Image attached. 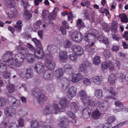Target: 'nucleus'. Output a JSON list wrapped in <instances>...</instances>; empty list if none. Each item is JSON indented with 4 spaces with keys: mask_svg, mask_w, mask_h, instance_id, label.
<instances>
[{
    "mask_svg": "<svg viewBox=\"0 0 128 128\" xmlns=\"http://www.w3.org/2000/svg\"><path fill=\"white\" fill-rule=\"evenodd\" d=\"M32 94L33 96L37 100L38 102L42 104L47 99V97L42 94L40 90L38 88H35L32 90Z\"/></svg>",
    "mask_w": 128,
    "mask_h": 128,
    "instance_id": "nucleus-1",
    "label": "nucleus"
},
{
    "mask_svg": "<svg viewBox=\"0 0 128 128\" xmlns=\"http://www.w3.org/2000/svg\"><path fill=\"white\" fill-rule=\"evenodd\" d=\"M32 40L36 46L38 47L34 51L35 56L38 59L42 58L44 56V54L42 48V47L41 42L36 38H33Z\"/></svg>",
    "mask_w": 128,
    "mask_h": 128,
    "instance_id": "nucleus-2",
    "label": "nucleus"
},
{
    "mask_svg": "<svg viewBox=\"0 0 128 128\" xmlns=\"http://www.w3.org/2000/svg\"><path fill=\"white\" fill-rule=\"evenodd\" d=\"M60 109L58 105L54 104L52 106L48 105L46 106L43 112L46 114L52 113L56 114L59 112Z\"/></svg>",
    "mask_w": 128,
    "mask_h": 128,
    "instance_id": "nucleus-3",
    "label": "nucleus"
},
{
    "mask_svg": "<svg viewBox=\"0 0 128 128\" xmlns=\"http://www.w3.org/2000/svg\"><path fill=\"white\" fill-rule=\"evenodd\" d=\"M46 62V66L47 68L51 70L54 69L55 67V64L52 61V56L50 54H47L45 56Z\"/></svg>",
    "mask_w": 128,
    "mask_h": 128,
    "instance_id": "nucleus-4",
    "label": "nucleus"
},
{
    "mask_svg": "<svg viewBox=\"0 0 128 128\" xmlns=\"http://www.w3.org/2000/svg\"><path fill=\"white\" fill-rule=\"evenodd\" d=\"M24 56L22 53L16 54L14 57L15 66L20 67L22 64V63L24 59Z\"/></svg>",
    "mask_w": 128,
    "mask_h": 128,
    "instance_id": "nucleus-5",
    "label": "nucleus"
},
{
    "mask_svg": "<svg viewBox=\"0 0 128 128\" xmlns=\"http://www.w3.org/2000/svg\"><path fill=\"white\" fill-rule=\"evenodd\" d=\"M71 38L73 41L79 42L83 39L84 37L81 33L76 31L72 33Z\"/></svg>",
    "mask_w": 128,
    "mask_h": 128,
    "instance_id": "nucleus-6",
    "label": "nucleus"
},
{
    "mask_svg": "<svg viewBox=\"0 0 128 128\" xmlns=\"http://www.w3.org/2000/svg\"><path fill=\"white\" fill-rule=\"evenodd\" d=\"M72 50L77 55L81 56L84 53V50L79 45H74L72 46Z\"/></svg>",
    "mask_w": 128,
    "mask_h": 128,
    "instance_id": "nucleus-7",
    "label": "nucleus"
},
{
    "mask_svg": "<svg viewBox=\"0 0 128 128\" xmlns=\"http://www.w3.org/2000/svg\"><path fill=\"white\" fill-rule=\"evenodd\" d=\"M44 65L42 62H38L35 66L34 70L36 72L40 74L44 71Z\"/></svg>",
    "mask_w": 128,
    "mask_h": 128,
    "instance_id": "nucleus-8",
    "label": "nucleus"
},
{
    "mask_svg": "<svg viewBox=\"0 0 128 128\" xmlns=\"http://www.w3.org/2000/svg\"><path fill=\"white\" fill-rule=\"evenodd\" d=\"M15 111V109L10 106L6 107L5 110V112L6 115L10 117L12 116Z\"/></svg>",
    "mask_w": 128,
    "mask_h": 128,
    "instance_id": "nucleus-9",
    "label": "nucleus"
},
{
    "mask_svg": "<svg viewBox=\"0 0 128 128\" xmlns=\"http://www.w3.org/2000/svg\"><path fill=\"white\" fill-rule=\"evenodd\" d=\"M76 88L74 86H72L70 88L68 91V96L70 98H72L76 95Z\"/></svg>",
    "mask_w": 128,
    "mask_h": 128,
    "instance_id": "nucleus-10",
    "label": "nucleus"
},
{
    "mask_svg": "<svg viewBox=\"0 0 128 128\" xmlns=\"http://www.w3.org/2000/svg\"><path fill=\"white\" fill-rule=\"evenodd\" d=\"M90 108L88 107L84 108L82 110L83 116L84 118L87 119L90 117Z\"/></svg>",
    "mask_w": 128,
    "mask_h": 128,
    "instance_id": "nucleus-11",
    "label": "nucleus"
},
{
    "mask_svg": "<svg viewBox=\"0 0 128 128\" xmlns=\"http://www.w3.org/2000/svg\"><path fill=\"white\" fill-rule=\"evenodd\" d=\"M72 80H80L82 78L84 79V80H90L88 78H84V76L80 73L72 74Z\"/></svg>",
    "mask_w": 128,
    "mask_h": 128,
    "instance_id": "nucleus-12",
    "label": "nucleus"
},
{
    "mask_svg": "<svg viewBox=\"0 0 128 128\" xmlns=\"http://www.w3.org/2000/svg\"><path fill=\"white\" fill-rule=\"evenodd\" d=\"M63 26H61L60 27V30L62 34L64 35L66 34V29L68 28L69 26L68 24L65 21H63L62 22Z\"/></svg>",
    "mask_w": 128,
    "mask_h": 128,
    "instance_id": "nucleus-13",
    "label": "nucleus"
},
{
    "mask_svg": "<svg viewBox=\"0 0 128 128\" xmlns=\"http://www.w3.org/2000/svg\"><path fill=\"white\" fill-rule=\"evenodd\" d=\"M17 50L19 52V53H22L24 55H27L29 54L28 50L26 48L22 47L20 46H18L17 47Z\"/></svg>",
    "mask_w": 128,
    "mask_h": 128,
    "instance_id": "nucleus-14",
    "label": "nucleus"
},
{
    "mask_svg": "<svg viewBox=\"0 0 128 128\" xmlns=\"http://www.w3.org/2000/svg\"><path fill=\"white\" fill-rule=\"evenodd\" d=\"M100 105L99 106L100 109L102 111H106L108 107V103L105 101L102 102V100H101L99 102Z\"/></svg>",
    "mask_w": 128,
    "mask_h": 128,
    "instance_id": "nucleus-15",
    "label": "nucleus"
},
{
    "mask_svg": "<svg viewBox=\"0 0 128 128\" xmlns=\"http://www.w3.org/2000/svg\"><path fill=\"white\" fill-rule=\"evenodd\" d=\"M24 16L25 18L27 20L30 19L32 16V12L28 10L27 8H24Z\"/></svg>",
    "mask_w": 128,
    "mask_h": 128,
    "instance_id": "nucleus-16",
    "label": "nucleus"
},
{
    "mask_svg": "<svg viewBox=\"0 0 128 128\" xmlns=\"http://www.w3.org/2000/svg\"><path fill=\"white\" fill-rule=\"evenodd\" d=\"M85 50L91 55L94 54L95 52V49L92 48V47L90 44H87L86 46Z\"/></svg>",
    "mask_w": 128,
    "mask_h": 128,
    "instance_id": "nucleus-17",
    "label": "nucleus"
},
{
    "mask_svg": "<svg viewBox=\"0 0 128 128\" xmlns=\"http://www.w3.org/2000/svg\"><path fill=\"white\" fill-rule=\"evenodd\" d=\"M13 55L12 52L6 51L2 57L3 60L4 61H7V59L12 58Z\"/></svg>",
    "mask_w": 128,
    "mask_h": 128,
    "instance_id": "nucleus-18",
    "label": "nucleus"
},
{
    "mask_svg": "<svg viewBox=\"0 0 128 128\" xmlns=\"http://www.w3.org/2000/svg\"><path fill=\"white\" fill-rule=\"evenodd\" d=\"M94 36L91 33L88 32L85 34L84 39L85 41L89 42L90 40L93 39Z\"/></svg>",
    "mask_w": 128,
    "mask_h": 128,
    "instance_id": "nucleus-19",
    "label": "nucleus"
},
{
    "mask_svg": "<svg viewBox=\"0 0 128 128\" xmlns=\"http://www.w3.org/2000/svg\"><path fill=\"white\" fill-rule=\"evenodd\" d=\"M56 46L52 44H49L48 45L47 47L48 50L51 54H54L56 52Z\"/></svg>",
    "mask_w": 128,
    "mask_h": 128,
    "instance_id": "nucleus-20",
    "label": "nucleus"
},
{
    "mask_svg": "<svg viewBox=\"0 0 128 128\" xmlns=\"http://www.w3.org/2000/svg\"><path fill=\"white\" fill-rule=\"evenodd\" d=\"M98 39L100 42H103L106 45L109 44L108 40V38L102 36L100 35L98 36Z\"/></svg>",
    "mask_w": 128,
    "mask_h": 128,
    "instance_id": "nucleus-21",
    "label": "nucleus"
},
{
    "mask_svg": "<svg viewBox=\"0 0 128 128\" xmlns=\"http://www.w3.org/2000/svg\"><path fill=\"white\" fill-rule=\"evenodd\" d=\"M26 58L28 63H32L35 60V58L34 56L30 53L26 56Z\"/></svg>",
    "mask_w": 128,
    "mask_h": 128,
    "instance_id": "nucleus-22",
    "label": "nucleus"
},
{
    "mask_svg": "<svg viewBox=\"0 0 128 128\" xmlns=\"http://www.w3.org/2000/svg\"><path fill=\"white\" fill-rule=\"evenodd\" d=\"M52 77L50 71L49 70H46L44 72V78L46 80H50Z\"/></svg>",
    "mask_w": 128,
    "mask_h": 128,
    "instance_id": "nucleus-23",
    "label": "nucleus"
},
{
    "mask_svg": "<svg viewBox=\"0 0 128 128\" xmlns=\"http://www.w3.org/2000/svg\"><path fill=\"white\" fill-rule=\"evenodd\" d=\"M71 110L74 113H76L78 110L79 108L78 105L74 102H72L70 104Z\"/></svg>",
    "mask_w": 128,
    "mask_h": 128,
    "instance_id": "nucleus-24",
    "label": "nucleus"
},
{
    "mask_svg": "<svg viewBox=\"0 0 128 128\" xmlns=\"http://www.w3.org/2000/svg\"><path fill=\"white\" fill-rule=\"evenodd\" d=\"M55 76L57 78H60L63 75V72L62 68L56 70L54 72Z\"/></svg>",
    "mask_w": 128,
    "mask_h": 128,
    "instance_id": "nucleus-25",
    "label": "nucleus"
},
{
    "mask_svg": "<svg viewBox=\"0 0 128 128\" xmlns=\"http://www.w3.org/2000/svg\"><path fill=\"white\" fill-rule=\"evenodd\" d=\"M60 60H64L67 58V52L65 51H60L59 54Z\"/></svg>",
    "mask_w": 128,
    "mask_h": 128,
    "instance_id": "nucleus-26",
    "label": "nucleus"
},
{
    "mask_svg": "<svg viewBox=\"0 0 128 128\" xmlns=\"http://www.w3.org/2000/svg\"><path fill=\"white\" fill-rule=\"evenodd\" d=\"M7 90L8 93H11L14 92L15 90V87L13 84H9L6 86Z\"/></svg>",
    "mask_w": 128,
    "mask_h": 128,
    "instance_id": "nucleus-27",
    "label": "nucleus"
},
{
    "mask_svg": "<svg viewBox=\"0 0 128 128\" xmlns=\"http://www.w3.org/2000/svg\"><path fill=\"white\" fill-rule=\"evenodd\" d=\"M76 26L80 30L83 29L85 26L84 22L81 19H79L78 20L76 23Z\"/></svg>",
    "mask_w": 128,
    "mask_h": 128,
    "instance_id": "nucleus-28",
    "label": "nucleus"
},
{
    "mask_svg": "<svg viewBox=\"0 0 128 128\" xmlns=\"http://www.w3.org/2000/svg\"><path fill=\"white\" fill-rule=\"evenodd\" d=\"M101 115V114L98 111H95L92 113V117L94 119H98L100 118Z\"/></svg>",
    "mask_w": 128,
    "mask_h": 128,
    "instance_id": "nucleus-29",
    "label": "nucleus"
},
{
    "mask_svg": "<svg viewBox=\"0 0 128 128\" xmlns=\"http://www.w3.org/2000/svg\"><path fill=\"white\" fill-rule=\"evenodd\" d=\"M60 104L62 108L66 107L67 106L68 104L66 98H64L61 99L60 102Z\"/></svg>",
    "mask_w": 128,
    "mask_h": 128,
    "instance_id": "nucleus-30",
    "label": "nucleus"
},
{
    "mask_svg": "<svg viewBox=\"0 0 128 128\" xmlns=\"http://www.w3.org/2000/svg\"><path fill=\"white\" fill-rule=\"evenodd\" d=\"M94 94L95 96L98 98H101L103 97L102 91L100 89L95 90Z\"/></svg>",
    "mask_w": 128,
    "mask_h": 128,
    "instance_id": "nucleus-31",
    "label": "nucleus"
},
{
    "mask_svg": "<svg viewBox=\"0 0 128 128\" xmlns=\"http://www.w3.org/2000/svg\"><path fill=\"white\" fill-rule=\"evenodd\" d=\"M61 119V121L58 124V128H66V125L64 123L66 118H62Z\"/></svg>",
    "mask_w": 128,
    "mask_h": 128,
    "instance_id": "nucleus-32",
    "label": "nucleus"
},
{
    "mask_svg": "<svg viewBox=\"0 0 128 128\" xmlns=\"http://www.w3.org/2000/svg\"><path fill=\"white\" fill-rule=\"evenodd\" d=\"M22 22L20 20H18L16 22V25L15 26V28L16 30L20 32L22 30V26L21 24H22Z\"/></svg>",
    "mask_w": 128,
    "mask_h": 128,
    "instance_id": "nucleus-33",
    "label": "nucleus"
},
{
    "mask_svg": "<svg viewBox=\"0 0 128 128\" xmlns=\"http://www.w3.org/2000/svg\"><path fill=\"white\" fill-rule=\"evenodd\" d=\"M26 77L27 78H30L32 76V70L30 68L27 70L26 73Z\"/></svg>",
    "mask_w": 128,
    "mask_h": 128,
    "instance_id": "nucleus-34",
    "label": "nucleus"
},
{
    "mask_svg": "<svg viewBox=\"0 0 128 128\" xmlns=\"http://www.w3.org/2000/svg\"><path fill=\"white\" fill-rule=\"evenodd\" d=\"M82 64L84 68H86L87 70L91 67V64L86 60H84Z\"/></svg>",
    "mask_w": 128,
    "mask_h": 128,
    "instance_id": "nucleus-35",
    "label": "nucleus"
},
{
    "mask_svg": "<svg viewBox=\"0 0 128 128\" xmlns=\"http://www.w3.org/2000/svg\"><path fill=\"white\" fill-rule=\"evenodd\" d=\"M119 17L121 19V21L122 22H128V19L125 14H120Z\"/></svg>",
    "mask_w": 128,
    "mask_h": 128,
    "instance_id": "nucleus-36",
    "label": "nucleus"
},
{
    "mask_svg": "<svg viewBox=\"0 0 128 128\" xmlns=\"http://www.w3.org/2000/svg\"><path fill=\"white\" fill-rule=\"evenodd\" d=\"M93 62L95 64L98 65L100 62V57L98 56H95L93 58Z\"/></svg>",
    "mask_w": 128,
    "mask_h": 128,
    "instance_id": "nucleus-37",
    "label": "nucleus"
},
{
    "mask_svg": "<svg viewBox=\"0 0 128 128\" xmlns=\"http://www.w3.org/2000/svg\"><path fill=\"white\" fill-rule=\"evenodd\" d=\"M6 100L4 97H0V107L4 106L6 104Z\"/></svg>",
    "mask_w": 128,
    "mask_h": 128,
    "instance_id": "nucleus-38",
    "label": "nucleus"
},
{
    "mask_svg": "<svg viewBox=\"0 0 128 128\" xmlns=\"http://www.w3.org/2000/svg\"><path fill=\"white\" fill-rule=\"evenodd\" d=\"M104 56L107 58H110L111 55V52L108 50H106L103 52Z\"/></svg>",
    "mask_w": 128,
    "mask_h": 128,
    "instance_id": "nucleus-39",
    "label": "nucleus"
},
{
    "mask_svg": "<svg viewBox=\"0 0 128 128\" xmlns=\"http://www.w3.org/2000/svg\"><path fill=\"white\" fill-rule=\"evenodd\" d=\"M68 57L71 60L74 61H76L78 58L77 56L74 53L70 54Z\"/></svg>",
    "mask_w": 128,
    "mask_h": 128,
    "instance_id": "nucleus-40",
    "label": "nucleus"
},
{
    "mask_svg": "<svg viewBox=\"0 0 128 128\" xmlns=\"http://www.w3.org/2000/svg\"><path fill=\"white\" fill-rule=\"evenodd\" d=\"M4 62L6 63V65L8 66L12 65L14 62V58H10L7 59V61Z\"/></svg>",
    "mask_w": 128,
    "mask_h": 128,
    "instance_id": "nucleus-41",
    "label": "nucleus"
},
{
    "mask_svg": "<svg viewBox=\"0 0 128 128\" xmlns=\"http://www.w3.org/2000/svg\"><path fill=\"white\" fill-rule=\"evenodd\" d=\"M63 45L64 47L66 48H70L72 46V44L70 42L67 40L64 41Z\"/></svg>",
    "mask_w": 128,
    "mask_h": 128,
    "instance_id": "nucleus-42",
    "label": "nucleus"
},
{
    "mask_svg": "<svg viewBox=\"0 0 128 128\" xmlns=\"http://www.w3.org/2000/svg\"><path fill=\"white\" fill-rule=\"evenodd\" d=\"M42 22L40 20H38L34 24L33 27L35 29H38L39 28L40 26L42 25Z\"/></svg>",
    "mask_w": 128,
    "mask_h": 128,
    "instance_id": "nucleus-43",
    "label": "nucleus"
},
{
    "mask_svg": "<svg viewBox=\"0 0 128 128\" xmlns=\"http://www.w3.org/2000/svg\"><path fill=\"white\" fill-rule=\"evenodd\" d=\"M7 69V67L6 65L2 63H0V70L2 72L6 71Z\"/></svg>",
    "mask_w": 128,
    "mask_h": 128,
    "instance_id": "nucleus-44",
    "label": "nucleus"
},
{
    "mask_svg": "<svg viewBox=\"0 0 128 128\" xmlns=\"http://www.w3.org/2000/svg\"><path fill=\"white\" fill-rule=\"evenodd\" d=\"M80 96L81 99L86 98L87 94L86 92L84 90H81L79 92Z\"/></svg>",
    "mask_w": 128,
    "mask_h": 128,
    "instance_id": "nucleus-45",
    "label": "nucleus"
},
{
    "mask_svg": "<svg viewBox=\"0 0 128 128\" xmlns=\"http://www.w3.org/2000/svg\"><path fill=\"white\" fill-rule=\"evenodd\" d=\"M56 12H53L49 13L48 15V17L50 20H52L54 19L56 15Z\"/></svg>",
    "mask_w": 128,
    "mask_h": 128,
    "instance_id": "nucleus-46",
    "label": "nucleus"
},
{
    "mask_svg": "<svg viewBox=\"0 0 128 128\" xmlns=\"http://www.w3.org/2000/svg\"><path fill=\"white\" fill-rule=\"evenodd\" d=\"M83 102L86 106L89 105L90 104V100L87 97L86 98L82 99Z\"/></svg>",
    "mask_w": 128,
    "mask_h": 128,
    "instance_id": "nucleus-47",
    "label": "nucleus"
},
{
    "mask_svg": "<svg viewBox=\"0 0 128 128\" xmlns=\"http://www.w3.org/2000/svg\"><path fill=\"white\" fill-rule=\"evenodd\" d=\"M108 64L110 70L111 71H114L115 70V68L114 64L111 61H109Z\"/></svg>",
    "mask_w": 128,
    "mask_h": 128,
    "instance_id": "nucleus-48",
    "label": "nucleus"
},
{
    "mask_svg": "<svg viewBox=\"0 0 128 128\" xmlns=\"http://www.w3.org/2000/svg\"><path fill=\"white\" fill-rule=\"evenodd\" d=\"M39 125L38 122L36 120L32 121L30 124V126L32 128L38 126Z\"/></svg>",
    "mask_w": 128,
    "mask_h": 128,
    "instance_id": "nucleus-49",
    "label": "nucleus"
},
{
    "mask_svg": "<svg viewBox=\"0 0 128 128\" xmlns=\"http://www.w3.org/2000/svg\"><path fill=\"white\" fill-rule=\"evenodd\" d=\"M65 70L67 72L72 71V69L71 66L69 65H66L64 67Z\"/></svg>",
    "mask_w": 128,
    "mask_h": 128,
    "instance_id": "nucleus-50",
    "label": "nucleus"
},
{
    "mask_svg": "<svg viewBox=\"0 0 128 128\" xmlns=\"http://www.w3.org/2000/svg\"><path fill=\"white\" fill-rule=\"evenodd\" d=\"M15 2L14 0H12L10 1V2L8 5V8H14L15 6Z\"/></svg>",
    "mask_w": 128,
    "mask_h": 128,
    "instance_id": "nucleus-51",
    "label": "nucleus"
},
{
    "mask_svg": "<svg viewBox=\"0 0 128 128\" xmlns=\"http://www.w3.org/2000/svg\"><path fill=\"white\" fill-rule=\"evenodd\" d=\"M78 70L80 72H82L84 71L86 72H87L88 71L85 68H84L82 64H80V65L79 67L78 68Z\"/></svg>",
    "mask_w": 128,
    "mask_h": 128,
    "instance_id": "nucleus-52",
    "label": "nucleus"
},
{
    "mask_svg": "<svg viewBox=\"0 0 128 128\" xmlns=\"http://www.w3.org/2000/svg\"><path fill=\"white\" fill-rule=\"evenodd\" d=\"M101 67L102 69L104 71L106 69L108 68V66L107 62H102Z\"/></svg>",
    "mask_w": 128,
    "mask_h": 128,
    "instance_id": "nucleus-53",
    "label": "nucleus"
},
{
    "mask_svg": "<svg viewBox=\"0 0 128 128\" xmlns=\"http://www.w3.org/2000/svg\"><path fill=\"white\" fill-rule=\"evenodd\" d=\"M22 1L23 3L22 4L23 5L24 8H26L29 7V3L26 1V0H22Z\"/></svg>",
    "mask_w": 128,
    "mask_h": 128,
    "instance_id": "nucleus-54",
    "label": "nucleus"
},
{
    "mask_svg": "<svg viewBox=\"0 0 128 128\" xmlns=\"http://www.w3.org/2000/svg\"><path fill=\"white\" fill-rule=\"evenodd\" d=\"M16 99L14 97L12 96H10L8 98V101L9 103L12 102V103L13 102L15 101Z\"/></svg>",
    "mask_w": 128,
    "mask_h": 128,
    "instance_id": "nucleus-55",
    "label": "nucleus"
},
{
    "mask_svg": "<svg viewBox=\"0 0 128 128\" xmlns=\"http://www.w3.org/2000/svg\"><path fill=\"white\" fill-rule=\"evenodd\" d=\"M107 91L108 92H110L111 94L114 96L116 95V92H115L114 89L112 88H111L110 89H107Z\"/></svg>",
    "mask_w": 128,
    "mask_h": 128,
    "instance_id": "nucleus-56",
    "label": "nucleus"
},
{
    "mask_svg": "<svg viewBox=\"0 0 128 128\" xmlns=\"http://www.w3.org/2000/svg\"><path fill=\"white\" fill-rule=\"evenodd\" d=\"M19 126L20 127H23L24 126V120L22 118H20L18 121Z\"/></svg>",
    "mask_w": 128,
    "mask_h": 128,
    "instance_id": "nucleus-57",
    "label": "nucleus"
},
{
    "mask_svg": "<svg viewBox=\"0 0 128 128\" xmlns=\"http://www.w3.org/2000/svg\"><path fill=\"white\" fill-rule=\"evenodd\" d=\"M12 104L14 106L16 107L18 106L20 104V102L19 100H17L16 99L15 101L13 102Z\"/></svg>",
    "mask_w": 128,
    "mask_h": 128,
    "instance_id": "nucleus-58",
    "label": "nucleus"
},
{
    "mask_svg": "<svg viewBox=\"0 0 128 128\" xmlns=\"http://www.w3.org/2000/svg\"><path fill=\"white\" fill-rule=\"evenodd\" d=\"M10 71H8L7 72H6L3 75V77L5 79L9 78L10 76Z\"/></svg>",
    "mask_w": 128,
    "mask_h": 128,
    "instance_id": "nucleus-59",
    "label": "nucleus"
},
{
    "mask_svg": "<svg viewBox=\"0 0 128 128\" xmlns=\"http://www.w3.org/2000/svg\"><path fill=\"white\" fill-rule=\"evenodd\" d=\"M48 11L47 10H44L42 11V15L44 18H46L49 14Z\"/></svg>",
    "mask_w": 128,
    "mask_h": 128,
    "instance_id": "nucleus-60",
    "label": "nucleus"
},
{
    "mask_svg": "<svg viewBox=\"0 0 128 128\" xmlns=\"http://www.w3.org/2000/svg\"><path fill=\"white\" fill-rule=\"evenodd\" d=\"M115 118L113 116L108 117V123H111L114 122L115 120Z\"/></svg>",
    "mask_w": 128,
    "mask_h": 128,
    "instance_id": "nucleus-61",
    "label": "nucleus"
},
{
    "mask_svg": "<svg viewBox=\"0 0 128 128\" xmlns=\"http://www.w3.org/2000/svg\"><path fill=\"white\" fill-rule=\"evenodd\" d=\"M115 104L117 106L122 107L123 106V104L119 100H117L116 101L114 102Z\"/></svg>",
    "mask_w": 128,
    "mask_h": 128,
    "instance_id": "nucleus-62",
    "label": "nucleus"
},
{
    "mask_svg": "<svg viewBox=\"0 0 128 128\" xmlns=\"http://www.w3.org/2000/svg\"><path fill=\"white\" fill-rule=\"evenodd\" d=\"M92 32L91 33L94 36L98 34L99 32V31L98 30L94 28L92 29Z\"/></svg>",
    "mask_w": 128,
    "mask_h": 128,
    "instance_id": "nucleus-63",
    "label": "nucleus"
},
{
    "mask_svg": "<svg viewBox=\"0 0 128 128\" xmlns=\"http://www.w3.org/2000/svg\"><path fill=\"white\" fill-rule=\"evenodd\" d=\"M8 128H18V127L16 124L14 123L10 124Z\"/></svg>",
    "mask_w": 128,
    "mask_h": 128,
    "instance_id": "nucleus-64",
    "label": "nucleus"
}]
</instances>
